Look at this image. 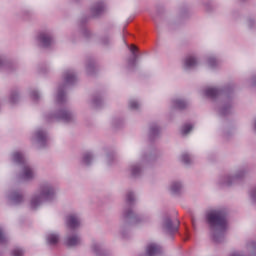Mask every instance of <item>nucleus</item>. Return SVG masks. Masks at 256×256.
<instances>
[{
    "instance_id": "4be33fe9",
    "label": "nucleus",
    "mask_w": 256,
    "mask_h": 256,
    "mask_svg": "<svg viewBox=\"0 0 256 256\" xmlns=\"http://www.w3.org/2000/svg\"><path fill=\"white\" fill-rule=\"evenodd\" d=\"M19 99H21V94H19L17 91H13L10 94L9 103L11 105H17V103H19Z\"/></svg>"
},
{
    "instance_id": "72a5a7b5",
    "label": "nucleus",
    "mask_w": 256,
    "mask_h": 256,
    "mask_svg": "<svg viewBox=\"0 0 256 256\" xmlns=\"http://www.w3.org/2000/svg\"><path fill=\"white\" fill-rule=\"evenodd\" d=\"M249 197L251 201L256 203V187L249 191Z\"/></svg>"
},
{
    "instance_id": "b1692460",
    "label": "nucleus",
    "mask_w": 256,
    "mask_h": 256,
    "mask_svg": "<svg viewBox=\"0 0 256 256\" xmlns=\"http://www.w3.org/2000/svg\"><path fill=\"white\" fill-rule=\"evenodd\" d=\"M142 168L141 165L139 164H133L130 166V173H132V175L137 176L139 175V173H141Z\"/></svg>"
},
{
    "instance_id": "393cba45",
    "label": "nucleus",
    "mask_w": 256,
    "mask_h": 256,
    "mask_svg": "<svg viewBox=\"0 0 256 256\" xmlns=\"http://www.w3.org/2000/svg\"><path fill=\"white\" fill-rule=\"evenodd\" d=\"M123 219H133L135 217V213L131 209H125L122 213Z\"/></svg>"
},
{
    "instance_id": "2f4dec72",
    "label": "nucleus",
    "mask_w": 256,
    "mask_h": 256,
    "mask_svg": "<svg viewBox=\"0 0 256 256\" xmlns=\"http://www.w3.org/2000/svg\"><path fill=\"white\" fill-rule=\"evenodd\" d=\"M147 221H149V216L143 215L135 218L136 223H147Z\"/></svg>"
},
{
    "instance_id": "f8f14e48",
    "label": "nucleus",
    "mask_w": 256,
    "mask_h": 256,
    "mask_svg": "<svg viewBox=\"0 0 256 256\" xmlns=\"http://www.w3.org/2000/svg\"><path fill=\"white\" fill-rule=\"evenodd\" d=\"M107 9V5L104 2H97L91 8V14L93 17H99V15H103Z\"/></svg>"
},
{
    "instance_id": "ea45409f",
    "label": "nucleus",
    "mask_w": 256,
    "mask_h": 256,
    "mask_svg": "<svg viewBox=\"0 0 256 256\" xmlns=\"http://www.w3.org/2000/svg\"><path fill=\"white\" fill-rule=\"evenodd\" d=\"M250 83L253 85V87H256V76L251 78Z\"/></svg>"
},
{
    "instance_id": "aec40b11",
    "label": "nucleus",
    "mask_w": 256,
    "mask_h": 256,
    "mask_svg": "<svg viewBox=\"0 0 256 256\" xmlns=\"http://www.w3.org/2000/svg\"><path fill=\"white\" fill-rule=\"evenodd\" d=\"M46 241L48 245H57V243H59V235L53 232L48 233L46 236Z\"/></svg>"
},
{
    "instance_id": "a19ab883",
    "label": "nucleus",
    "mask_w": 256,
    "mask_h": 256,
    "mask_svg": "<svg viewBox=\"0 0 256 256\" xmlns=\"http://www.w3.org/2000/svg\"><path fill=\"white\" fill-rule=\"evenodd\" d=\"M223 115H225V113H227V110H222Z\"/></svg>"
},
{
    "instance_id": "c756f323",
    "label": "nucleus",
    "mask_w": 256,
    "mask_h": 256,
    "mask_svg": "<svg viewBox=\"0 0 256 256\" xmlns=\"http://www.w3.org/2000/svg\"><path fill=\"white\" fill-rule=\"evenodd\" d=\"M207 65L208 67H210V69L217 67V59H215V57H210L207 60Z\"/></svg>"
},
{
    "instance_id": "e433bc0d",
    "label": "nucleus",
    "mask_w": 256,
    "mask_h": 256,
    "mask_svg": "<svg viewBox=\"0 0 256 256\" xmlns=\"http://www.w3.org/2000/svg\"><path fill=\"white\" fill-rule=\"evenodd\" d=\"M130 51H131V53L133 54L134 59H137V54H135V52L137 51V48H136L135 45H132V46L130 47Z\"/></svg>"
},
{
    "instance_id": "423d86ee",
    "label": "nucleus",
    "mask_w": 256,
    "mask_h": 256,
    "mask_svg": "<svg viewBox=\"0 0 256 256\" xmlns=\"http://www.w3.org/2000/svg\"><path fill=\"white\" fill-rule=\"evenodd\" d=\"M36 42L38 45H40V47H51V45L55 43V40L53 39L51 32H41L36 37Z\"/></svg>"
},
{
    "instance_id": "f3484780",
    "label": "nucleus",
    "mask_w": 256,
    "mask_h": 256,
    "mask_svg": "<svg viewBox=\"0 0 256 256\" xmlns=\"http://www.w3.org/2000/svg\"><path fill=\"white\" fill-rule=\"evenodd\" d=\"M66 244L69 247H75L81 245V237L77 234L70 235L66 238Z\"/></svg>"
},
{
    "instance_id": "ddd939ff",
    "label": "nucleus",
    "mask_w": 256,
    "mask_h": 256,
    "mask_svg": "<svg viewBox=\"0 0 256 256\" xmlns=\"http://www.w3.org/2000/svg\"><path fill=\"white\" fill-rule=\"evenodd\" d=\"M8 201L11 203V205H19V203H23V195L21 192H10L7 195Z\"/></svg>"
},
{
    "instance_id": "412c9836",
    "label": "nucleus",
    "mask_w": 256,
    "mask_h": 256,
    "mask_svg": "<svg viewBox=\"0 0 256 256\" xmlns=\"http://www.w3.org/2000/svg\"><path fill=\"white\" fill-rule=\"evenodd\" d=\"M93 159H95L93 154L91 152H86L83 154L82 163L83 165L89 166L91 163H93Z\"/></svg>"
},
{
    "instance_id": "bb28decb",
    "label": "nucleus",
    "mask_w": 256,
    "mask_h": 256,
    "mask_svg": "<svg viewBox=\"0 0 256 256\" xmlns=\"http://www.w3.org/2000/svg\"><path fill=\"white\" fill-rule=\"evenodd\" d=\"M129 107H130V109L135 111L141 107V103H139V101H137L135 99H132L129 101Z\"/></svg>"
},
{
    "instance_id": "4c0bfd02",
    "label": "nucleus",
    "mask_w": 256,
    "mask_h": 256,
    "mask_svg": "<svg viewBox=\"0 0 256 256\" xmlns=\"http://www.w3.org/2000/svg\"><path fill=\"white\" fill-rule=\"evenodd\" d=\"M150 131H151L152 135H157V133H159V127L153 126L150 128Z\"/></svg>"
},
{
    "instance_id": "9b49d317",
    "label": "nucleus",
    "mask_w": 256,
    "mask_h": 256,
    "mask_svg": "<svg viewBox=\"0 0 256 256\" xmlns=\"http://www.w3.org/2000/svg\"><path fill=\"white\" fill-rule=\"evenodd\" d=\"M163 229L166 233H175L179 229V221L175 220L173 222L171 219L166 218L163 221Z\"/></svg>"
},
{
    "instance_id": "a211bd4d",
    "label": "nucleus",
    "mask_w": 256,
    "mask_h": 256,
    "mask_svg": "<svg viewBox=\"0 0 256 256\" xmlns=\"http://www.w3.org/2000/svg\"><path fill=\"white\" fill-rule=\"evenodd\" d=\"M172 105L176 109H185V107L189 106V101L183 99V98H176L172 100Z\"/></svg>"
},
{
    "instance_id": "20e7f679",
    "label": "nucleus",
    "mask_w": 256,
    "mask_h": 256,
    "mask_svg": "<svg viewBox=\"0 0 256 256\" xmlns=\"http://www.w3.org/2000/svg\"><path fill=\"white\" fill-rule=\"evenodd\" d=\"M256 251V242L250 241L246 243L242 250H236L229 253L228 256H253Z\"/></svg>"
},
{
    "instance_id": "c9c22d12",
    "label": "nucleus",
    "mask_w": 256,
    "mask_h": 256,
    "mask_svg": "<svg viewBox=\"0 0 256 256\" xmlns=\"http://www.w3.org/2000/svg\"><path fill=\"white\" fill-rule=\"evenodd\" d=\"M7 65V59L5 56H0V69H3Z\"/></svg>"
},
{
    "instance_id": "4468645a",
    "label": "nucleus",
    "mask_w": 256,
    "mask_h": 256,
    "mask_svg": "<svg viewBox=\"0 0 256 256\" xmlns=\"http://www.w3.org/2000/svg\"><path fill=\"white\" fill-rule=\"evenodd\" d=\"M183 187V182L175 180L170 183V185L168 186V190L170 191V193H172V195H177L180 191H183Z\"/></svg>"
},
{
    "instance_id": "2eb2a0df",
    "label": "nucleus",
    "mask_w": 256,
    "mask_h": 256,
    "mask_svg": "<svg viewBox=\"0 0 256 256\" xmlns=\"http://www.w3.org/2000/svg\"><path fill=\"white\" fill-rule=\"evenodd\" d=\"M63 79L66 85H73V83L77 81V75H75V72L73 70H66L63 73Z\"/></svg>"
},
{
    "instance_id": "a878e982",
    "label": "nucleus",
    "mask_w": 256,
    "mask_h": 256,
    "mask_svg": "<svg viewBox=\"0 0 256 256\" xmlns=\"http://www.w3.org/2000/svg\"><path fill=\"white\" fill-rule=\"evenodd\" d=\"M191 131H193V125L191 124H185L181 129L182 135H189Z\"/></svg>"
},
{
    "instance_id": "58836bf2",
    "label": "nucleus",
    "mask_w": 256,
    "mask_h": 256,
    "mask_svg": "<svg viewBox=\"0 0 256 256\" xmlns=\"http://www.w3.org/2000/svg\"><path fill=\"white\" fill-rule=\"evenodd\" d=\"M92 249L94 251H99V249H101V245L99 243H94L92 244Z\"/></svg>"
},
{
    "instance_id": "6e6552de",
    "label": "nucleus",
    "mask_w": 256,
    "mask_h": 256,
    "mask_svg": "<svg viewBox=\"0 0 256 256\" xmlns=\"http://www.w3.org/2000/svg\"><path fill=\"white\" fill-rule=\"evenodd\" d=\"M199 65V59L196 58L195 55H188L182 61V67L185 71H189V69H195Z\"/></svg>"
},
{
    "instance_id": "5701e85b",
    "label": "nucleus",
    "mask_w": 256,
    "mask_h": 256,
    "mask_svg": "<svg viewBox=\"0 0 256 256\" xmlns=\"http://www.w3.org/2000/svg\"><path fill=\"white\" fill-rule=\"evenodd\" d=\"M180 159H181L182 163H185V165H189V164L193 163V157H191V155H189L188 153L182 154Z\"/></svg>"
},
{
    "instance_id": "f257e3e1",
    "label": "nucleus",
    "mask_w": 256,
    "mask_h": 256,
    "mask_svg": "<svg viewBox=\"0 0 256 256\" xmlns=\"http://www.w3.org/2000/svg\"><path fill=\"white\" fill-rule=\"evenodd\" d=\"M227 210L225 208H214L206 212L205 219L210 228V235L216 243L221 242L225 231H227Z\"/></svg>"
},
{
    "instance_id": "6ab92c4d",
    "label": "nucleus",
    "mask_w": 256,
    "mask_h": 256,
    "mask_svg": "<svg viewBox=\"0 0 256 256\" xmlns=\"http://www.w3.org/2000/svg\"><path fill=\"white\" fill-rule=\"evenodd\" d=\"M220 91L219 89L215 88V87H207L204 90V95L206 97H209L210 99H215V97H217L219 95Z\"/></svg>"
},
{
    "instance_id": "f03ea898",
    "label": "nucleus",
    "mask_w": 256,
    "mask_h": 256,
    "mask_svg": "<svg viewBox=\"0 0 256 256\" xmlns=\"http://www.w3.org/2000/svg\"><path fill=\"white\" fill-rule=\"evenodd\" d=\"M57 199V189L51 182H43L30 197L29 209L37 211L45 203H51Z\"/></svg>"
},
{
    "instance_id": "c85d7f7f",
    "label": "nucleus",
    "mask_w": 256,
    "mask_h": 256,
    "mask_svg": "<svg viewBox=\"0 0 256 256\" xmlns=\"http://www.w3.org/2000/svg\"><path fill=\"white\" fill-rule=\"evenodd\" d=\"M56 101L58 103H63V101H65V92L62 89L58 90L56 95Z\"/></svg>"
},
{
    "instance_id": "9d476101",
    "label": "nucleus",
    "mask_w": 256,
    "mask_h": 256,
    "mask_svg": "<svg viewBox=\"0 0 256 256\" xmlns=\"http://www.w3.org/2000/svg\"><path fill=\"white\" fill-rule=\"evenodd\" d=\"M47 138V132L43 130H38L32 135L33 143H37L38 145H40V147H43V145L47 143Z\"/></svg>"
},
{
    "instance_id": "f704fd0d",
    "label": "nucleus",
    "mask_w": 256,
    "mask_h": 256,
    "mask_svg": "<svg viewBox=\"0 0 256 256\" xmlns=\"http://www.w3.org/2000/svg\"><path fill=\"white\" fill-rule=\"evenodd\" d=\"M31 97L34 101H37L38 99L41 98V95L39 94V92L37 90H33L31 92Z\"/></svg>"
},
{
    "instance_id": "cd10ccee",
    "label": "nucleus",
    "mask_w": 256,
    "mask_h": 256,
    "mask_svg": "<svg viewBox=\"0 0 256 256\" xmlns=\"http://www.w3.org/2000/svg\"><path fill=\"white\" fill-rule=\"evenodd\" d=\"M126 201L127 203L131 204V203H135V201H137V197L135 196V193L133 192H128L126 194Z\"/></svg>"
},
{
    "instance_id": "39448f33",
    "label": "nucleus",
    "mask_w": 256,
    "mask_h": 256,
    "mask_svg": "<svg viewBox=\"0 0 256 256\" xmlns=\"http://www.w3.org/2000/svg\"><path fill=\"white\" fill-rule=\"evenodd\" d=\"M75 118V115L71 113V111L67 109H61L57 112V114L50 116V121H66V123H69V121H73Z\"/></svg>"
},
{
    "instance_id": "7c9ffc66",
    "label": "nucleus",
    "mask_w": 256,
    "mask_h": 256,
    "mask_svg": "<svg viewBox=\"0 0 256 256\" xmlns=\"http://www.w3.org/2000/svg\"><path fill=\"white\" fill-rule=\"evenodd\" d=\"M24 255H25V251H23V249L21 248H15L11 252V256H24Z\"/></svg>"
},
{
    "instance_id": "0eeeda50",
    "label": "nucleus",
    "mask_w": 256,
    "mask_h": 256,
    "mask_svg": "<svg viewBox=\"0 0 256 256\" xmlns=\"http://www.w3.org/2000/svg\"><path fill=\"white\" fill-rule=\"evenodd\" d=\"M241 177H243L242 173L228 174L220 178V183L221 185H226L227 187H230V185H235V182L239 181Z\"/></svg>"
},
{
    "instance_id": "1a4fd4ad",
    "label": "nucleus",
    "mask_w": 256,
    "mask_h": 256,
    "mask_svg": "<svg viewBox=\"0 0 256 256\" xmlns=\"http://www.w3.org/2000/svg\"><path fill=\"white\" fill-rule=\"evenodd\" d=\"M66 223L71 229H77L78 227H81V216L77 213L69 214L66 217Z\"/></svg>"
},
{
    "instance_id": "dca6fc26",
    "label": "nucleus",
    "mask_w": 256,
    "mask_h": 256,
    "mask_svg": "<svg viewBox=\"0 0 256 256\" xmlns=\"http://www.w3.org/2000/svg\"><path fill=\"white\" fill-rule=\"evenodd\" d=\"M161 253V247L155 243H150L146 247L147 256H157Z\"/></svg>"
},
{
    "instance_id": "473e14b6",
    "label": "nucleus",
    "mask_w": 256,
    "mask_h": 256,
    "mask_svg": "<svg viewBox=\"0 0 256 256\" xmlns=\"http://www.w3.org/2000/svg\"><path fill=\"white\" fill-rule=\"evenodd\" d=\"M3 243H7V236L5 235L3 228H0V245H3Z\"/></svg>"
},
{
    "instance_id": "7ed1b4c3",
    "label": "nucleus",
    "mask_w": 256,
    "mask_h": 256,
    "mask_svg": "<svg viewBox=\"0 0 256 256\" xmlns=\"http://www.w3.org/2000/svg\"><path fill=\"white\" fill-rule=\"evenodd\" d=\"M10 161L14 165H24L23 171L21 173V179L23 181H33L35 179V170L29 163H27V158L23 156L20 151H15L10 155Z\"/></svg>"
}]
</instances>
